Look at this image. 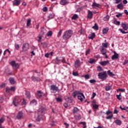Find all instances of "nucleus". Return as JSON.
I'll use <instances>...</instances> for the list:
<instances>
[{
    "mask_svg": "<svg viewBox=\"0 0 128 128\" xmlns=\"http://www.w3.org/2000/svg\"><path fill=\"white\" fill-rule=\"evenodd\" d=\"M78 100H80V102H84V94L82 92H80L78 95Z\"/></svg>",
    "mask_w": 128,
    "mask_h": 128,
    "instance_id": "nucleus-10",
    "label": "nucleus"
},
{
    "mask_svg": "<svg viewBox=\"0 0 128 128\" xmlns=\"http://www.w3.org/2000/svg\"><path fill=\"white\" fill-rule=\"evenodd\" d=\"M94 30H98V24L96 23L94 24V26L92 27Z\"/></svg>",
    "mask_w": 128,
    "mask_h": 128,
    "instance_id": "nucleus-35",
    "label": "nucleus"
},
{
    "mask_svg": "<svg viewBox=\"0 0 128 128\" xmlns=\"http://www.w3.org/2000/svg\"><path fill=\"white\" fill-rule=\"evenodd\" d=\"M108 28H104L102 30V34H108Z\"/></svg>",
    "mask_w": 128,
    "mask_h": 128,
    "instance_id": "nucleus-21",
    "label": "nucleus"
},
{
    "mask_svg": "<svg viewBox=\"0 0 128 128\" xmlns=\"http://www.w3.org/2000/svg\"><path fill=\"white\" fill-rule=\"evenodd\" d=\"M116 18H121V16H122V14L119 13L118 14L116 15Z\"/></svg>",
    "mask_w": 128,
    "mask_h": 128,
    "instance_id": "nucleus-50",
    "label": "nucleus"
},
{
    "mask_svg": "<svg viewBox=\"0 0 128 128\" xmlns=\"http://www.w3.org/2000/svg\"><path fill=\"white\" fill-rule=\"evenodd\" d=\"M80 110L78 108H74L72 110V112L74 114H76V112H78Z\"/></svg>",
    "mask_w": 128,
    "mask_h": 128,
    "instance_id": "nucleus-38",
    "label": "nucleus"
},
{
    "mask_svg": "<svg viewBox=\"0 0 128 128\" xmlns=\"http://www.w3.org/2000/svg\"><path fill=\"white\" fill-rule=\"evenodd\" d=\"M104 6H105V8H108V5L106 3H104Z\"/></svg>",
    "mask_w": 128,
    "mask_h": 128,
    "instance_id": "nucleus-61",
    "label": "nucleus"
},
{
    "mask_svg": "<svg viewBox=\"0 0 128 128\" xmlns=\"http://www.w3.org/2000/svg\"><path fill=\"white\" fill-rule=\"evenodd\" d=\"M126 90L122 89V88H119L118 90H117V92H124Z\"/></svg>",
    "mask_w": 128,
    "mask_h": 128,
    "instance_id": "nucleus-49",
    "label": "nucleus"
},
{
    "mask_svg": "<svg viewBox=\"0 0 128 128\" xmlns=\"http://www.w3.org/2000/svg\"><path fill=\"white\" fill-rule=\"evenodd\" d=\"M114 24H116V26H120V22L119 21H114Z\"/></svg>",
    "mask_w": 128,
    "mask_h": 128,
    "instance_id": "nucleus-48",
    "label": "nucleus"
},
{
    "mask_svg": "<svg viewBox=\"0 0 128 128\" xmlns=\"http://www.w3.org/2000/svg\"><path fill=\"white\" fill-rule=\"evenodd\" d=\"M116 58H118V54H116V52H114V54L112 58V60H116Z\"/></svg>",
    "mask_w": 128,
    "mask_h": 128,
    "instance_id": "nucleus-15",
    "label": "nucleus"
},
{
    "mask_svg": "<svg viewBox=\"0 0 128 128\" xmlns=\"http://www.w3.org/2000/svg\"><path fill=\"white\" fill-rule=\"evenodd\" d=\"M84 77L86 78V80H88V78H90V75L86 74L84 76Z\"/></svg>",
    "mask_w": 128,
    "mask_h": 128,
    "instance_id": "nucleus-55",
    "label": "nucleus"
},
{
    "mask_svg": "<svg viewBox=\"0 0 128 128\" xmlns=\"http://www.w3.org/2000/svg\"><path fill=\"white\" fill-rule=\"evenodd\" d=\"M62 30H60V32L58 33V37L60 38L62 36Z\"/></svg>",
    "mask_w": 128,
    "mask_h": 128,
    "instance_id": "nucleus-46",
    "label": "nucleus"
},
{
    "mask_svg": "<svg viewBox=\"0 0 128 128\" xmlns=\"http://www.w3.org/2000/svg\"><path fill=\"white\" fill-rule=\"evenodd\" d=\"M10 82L11 84H16V80L13 78H9Z\"/></svg>",
    "mask_w": 128,
    "mask_h": 128,
    "instance_id": "nucleus-16",
    "label": "nucleus"
},
{
    "mask_svg": "<svg viewBox=\"0 0 128 128\" xmlns=\"http://www.w3.org/2000/svg\"><path fill=\"white\" fill-rule=\"evenodd\" d=\"M106 116H108V114H110V116H108L106 117V120H112V116L113 115L112 114V112L110 111H107L106 112Z\"/></svg>",
    "mask_w": 128,
    "mask_h": 128,
    "instance_id": "nucleus-9",
    "label": "nucleus"
},
{
    "mask_svg": "<svg viewBox=\"0 0 128 128\" xmlns=\"http://www.w3.org/2000/svg\"><path fill=\"white\" fill-rule=\"evenodd\" d=\"M109 63H110V62L108 60L104 61V62H100V64H101V66H107V64Z\"/></svg>",
    "mask_w": 128,
    "mask_h": 128,
    "instance_id": "nucleus-14",
    "label": "nucleus"
},
{
    "mask_svg": "<svg viewBox=\"0 0 128 128\" xmlns=\"http://www.w3.org/2000/svg\"><path fill=\"white\" fill-rule=\"evenodd\" d=\"M20 102V98L18 97H16L14 98L13 100V104L15 106H18L19 102Z\"/></svg>",
    "mask_w": 128,
    "mask_h": 128,
    "instance_id": "nucleus-7",
    "label": "nucleus"
},
{
    "mask_svg": "<svg viewBox=\"0 0 128 128\" xmlns=\"http://www.w3.org/2000/svg\"><path fill=\"white\" fill-rule=\"evenodd\" d=\"M102 54H103V56H105L106 58H108V56H107L106 54V52H102Z\"/></svg>",
    "mask_w": 128,
    "mask_h": 128,
    "instance_id": "nucleus-53",
    "label": "nucleus"
},
{
    "mask_svg": "<svg viewBox=\"0 0 128 128\" xmlns=\"http://www.w3.org/2000/svg\"><path fill=\"white\" fill-rule=\"evenodd\" d=\"M24 118V113L22 112H19L16 117V120H22Z\"/></svg>",
    "mask_w": 128,
    "mask_h": 128,
    "instance_id": "nucleus-8",
    "label": "nucleus"
},
{
    "mask_svg": "<svg viewBox=\"0 0 128 128\" xmlns=\"http://www.w3.org/2000/svg\"><path fill=\"white\" fill-rule=\"evenodd\" d=\"M72 74L73 76H78V72H73Z\"/></svg>",
    "mask_w": 128,
    "mask_h": 128,
    "instance_id": "nucleus-59",
    "label": "nucleus"
},
{
    "mask_svg": "<svg viewBox=\"0 0 128 128\" xmlns=\"http://www.w3.org/2000/svg\"><path fill=\"white\" fill-rule=\"evenodd\" d=\"M105 90H106V92L110 90H112V86H106L105 88Z\"/></svg>",
    "mask_w": 128,
    "mask_h": 128,
    "instance_id": "nucleus-36",
    "label": "nucleus"
},
{
    "mask_svg": "<svg viewBox=\"0 0 128 128\" xmlns=\"http://www.w3.org/2000/svg\"><path fill=\"white\" fill-rule=\"evenodd\" d=\"M90 52V49H88L86 50V56H88V54H89Z\"/></svg>",
    "mask_w": 128,
    "mask_h": 128,
    "instance_id": "nucleus-51",
    "label": "nucleus"
},
{
    "mask_svg": "<svg viewBox=\"0 0 128 128\" xmlns=\"http://www.w3.org/2000/svg\"><path fill=\"white\" fill-rule=\"evenodd\" d=\"M114 122L118 126H120L122 124V121H120V120H115Z\"/></svg>",
    "mask_w": 128,
    "mask_h": 128,
    "instance_id": "nucleus-26",
    "label": "nucleus"
},
{
    "mask_svg": "<svg viewBox=\"0 0 128 128\" xmlns=\"http://www.w3.org/2000/svg\"><path fill=\"white\" fill-rule=\"evenodd\" d=\"M51 92H53V94H56V92H58V87L56 86L55 85H52L50 86Z\"/></svg>",
    "mask_w": 128,
    "mask_h": 128,
    "instance_id": "nucleus-6",
    "label": "nucleus"
},
{
    "mask_svg": "<svg viewBox=\"0 0 128 128\" xmlns=\"http://www.w3.org/2000/svg\"><path fill=\"white\" fill-rule=\"evenodd\" d=\"M72 36V31L71 30H68L66 31L62 36V38L64 40H68V38Z\"/></svg>",
    "mask_w": 128,
    "mask_h": 128,
    "instance_id": "nucleus-2",
    "label": "nucleus"
},
{
    "mask_svg": "<svg viewBox=\"0 0 128 128\" xmlns=\"http://www.w3.org/2000/svg\"><path fill=\"white\" fill-rule=\"evenodd\" d=\"M10 90L12 92H14L16 90V88L15 87H12L10 88Z\"/></svg>",
    "mask_w": 128,
    "mask_h": 128,
    "instance_id": "nucleus-62",
    "label": "nucleus"
},
{
    "mask_svg": "<svg viewBox=\"0 0 128 128\" xmlns=\"http://www.w3.org/2000/svg\"><path fill=\"white\" fill-rule=\"evenodd\" d=\"M64 125L66 126V128H68L70 124L66 122H64Z\"/></svg>",
    "mask_w": 128,
    "mask_h": 128,
    "instance_id": "nucleus-52",
    "label": "nucleus"
},
{
    "mask_svg": "<svg viewBox=\"0 0 128 128\" xmlns=\"http://www.w3.org/2000/svg\"><path fill=\"white\" fill-rule=\"evenodd\" d=\"M38 96H39V98H42V96H44V94L42 91L39 90L38 91Z\"/></svg>",
    "mask_w": 128,
    "mask_h": 128,
    "instance_id": "nucleus-20",
    "label": "nucleus"
},
{
    "mask_svg": "<svg viewBox=\"0 0 128 128\" xmlns=\"http://www.w3.org/2000/svg\"><path fill=\"white\" fill-rule=\"evenodd\" d=\"M88 62H89V64H94V62H96V60L94 58H90L88 61Z\"/></svg>",
    "mask_w": 128,
    "mask_h": 128,
    "instance_id": "nucleus-25",
    "label": "nucleus"
},
{
    "mask_svg": "<svg viewBox=\"0 0 128 128\" xmlns=\"http://www.w3.org/2000/svg\"><path fill=\"white\" fill-rule=\"evenodd\" d=\"M46 33V30L44 29V28H42L41 29V31L40 32L39 35L44 36V34Z\"/></svg>",
    "mask_w": 128,
    "mask_h": 128,
    "instance_id": "nucleus-12",
    "label": "nucleus"
},
{
    "mask_svg": "<svg viewBox=\"0 0 128 128\" xmlns=\"http://www.w3.org/2000/svg\"><path fill=\"white\" fill-rule=\"evenodd\" d=\"M10 88H6V92H10Z\"/></svg>",
    "mask_w": 128,
    "mask_h": 128,
    "instance_id": "nucleus-60",
    "label": "nucleus"
},
{
    "mask_svg": "<svg viewBox=\"0 0 128 128\" xmlns=\"http://www.w3.org/2000/svg\"><path fill=\"white\" fill-rule=\"evenodd\" d=\"M52 36V31L50 30L46 34L47 36Z\"/></svg>",
    "mask_w": 128,
    "mask_h": 128,
    "instance_id": "nucleus-29",
    "label": "nucleus"
},
{
    "mask_svg": "<svg viewBox=\"0 0 128 128\" xmlns=\"http://www.w3.org/2000/svg\"><path fill=\"white\" fill-rule=\"evenodd\" d=\"M42 10L43 12H48V7H44L43 8H42Z\"/></svg>",
    "mask_w": 128,
    "mask_h": 128,
    "instance_id": "nucleus-57",
    "label": "nucleus"
},
{
    "mask_svg": "<svg viewBox=\"0 0 128 128\" xmlns=\"http://www.w3.org/2000/svg\"><path fill=\"white\" fill-rule=\"evenodd\" d=\"M88 18H92V12L90 10H88Z\"/></svg>",
    "mask_w": 128,
    "mask_h": 128,
    "instance_id": "nucleus-18",
    "label": "nucleus"
},
{
    "mask_svg": "<svg viewBox=\"0 0 128 128\" xmlns=\"http://www.w3.org/2000/svg\"><path fill=\"white\" fill-rule=\"evenodd\" d=\"M98 76H99V78L102 80H106V78H108V74H106V72H100L98 74Z\"/></svg>",
    "mask_w": 128,
    "mask_h": 128,
    "instance_id": "nucleus-3",
    "label": "nucleus"
},
{
    "mask_svg": "<svg viewBox=\"0 0 128 128\" xmlns=\"http://www.w3.org/2000/svg\"><path fill=\"white\" fill-rule=\"evenodd\" d=\"M10 64L14 70H18V68H20V64L16 62V61H12L10 62Z\"/></svg>",
    "mask_w": 128,
    "mask_h": 128,
    "instance_id": "nucleus-5",
    "label": "nucleus"
},
{
    "mask_svg": "<svg viewBox=\"0 0 128 128\" xmlns=\"http://www.w3.org/2000/svg\"><path fill=\"white\" fill-rule=\"evenodd\" d=\"M92 7L93 8H94V7H96V8H98V6H100V4H96V2H94V3H93V4H92Z\"/></svg>",
    "mask_w": 128,
    "mask_h": 128,
    "instance_id": "nucleus-41",
    "label": "nucleus"
},
{
    "mask_svg": "<svg viewBox=\"0 0 128 128\" xmlns=\"http://www.w3.org/2000/svg\"><path fill=\"white\" fill-rule=\"evenodd\" d=\"M42 48H46V46H48V43L44 42L42 43Z\"/></svg>",
    "mask_w": 128,
    "mask_h": 128,
    "instance_id": "nucleus-34",
    "label": "nucleus"
},
{
    "mask_svg": "<svg viewBox=\"0 0 128 128\" xmlns=\"http://www.w3.org/2000/svg\"><path fill=\"white\" fill-rule=\"evenodd\" d=\"M107 72L108 74L110 76H114V74L112 73V72H111L110 70H108Z\"/></svg>",
    "mask_w": 128,
    "mask_h": 128,
    "instance_id": "nucleus-33",
    "label": "nucleus"
},
{
    "mask_svg": "<svg viewBox=\"0 0 128 128\" xmlns=\"http://www.w3.org/2000/svg\"><path fill=\"white\" fill-rule=\"evenodd\" d=\"M78 18V14H75L73 16H72V20H76V18Z\"/></svg>",
    "mask_w": 128,
    "mask_h": 128,
    "instance_id": "nucleus-44",
    "label": "nucleus"
},
{
    "mask_svg": "<svg viewBox=\"0 0 128 128\" xmlns=\"http://www.w3.org/2000/svg\"><path fill=\"white\" fill-rule=\"evenodd\" d=\"M92 106H93V108H94V110L98 109V105L96 104H94Z\"/></svg>",
    "mask_w": 128,
    "mask_h": 128,
    "instance_id": "nucleus-40",
    "label": "nucleus"
},
{
    "mask_svg": "<svg viewBox=\"0 0 128 128\" xmlns=\"http://www.w3.org/2000/svg\"><path fill=\"white\" fill-rule=\"evenodd\" d=\"M80 66V60H76L75 62V68H78Z\"/></svg>",
    "mask_w": 128,
    "mask_h": 128,
    "instance_id": "nucleus-19",
    "label": "nucleus"
},
{
    "mask_svg": "<svg viewBox=\"0 0 128 128\" xmlns=\"http://www.w3.org/2000/svg\"><path fill=\"white\" fill-rule=\"evenodd\" d=\"M94 38H96V34H94V33L88 36V38H90V40H94Z\"/></svg>",
    "mask_w": 128,
    "mask_h": 128,
    "instance_id": "nucleus-22",
    "label": "nucleus"
},
{
    "mask_svg": "<svg viewBox=\"0 0 128 128\" xmlns=\"http://www.w3.org/2000/svg\"><path fill=\"white\" fill-rule=\"evenodd\" d=\"M102 46L103 48H108V42L102 43Z\"/></svg>",
    "mask_w": 128,
    "mask_h": 128,
    "instance_id": "nucleus-42",
    "label": "nucleus"
},
{
    "mask_svg": "<svg viewBox=\"0 0 128 128\" xmlns=\"http://www.w3.org/2000/svg\"><path fill=\"white\" fill-rule=\"evenodd\" d=\"M119 30L122 32V34H126V32H124V30H122V29H119Z\"/></svg>",
    "mask_w": 128,
    "mask_h": 128,
    "instance_id": "nucleus-64",
    "label": "nucleus"
},
{
    "mask_svg": "<svg viewBox=\"0 0 128 128\" xmlns=\"http://www.w3.org/2000/svg\"><path fill=\"white\" fill-rule=\"evenodd\" d=\"M32 80H33V82H40V78L35 76H32Z\"/></svg>",
    "mask_w": 128,
    "mask_h": 128,
    "instance_id": "nucleus-17",
    "label": "nucleus"
},
{
    "mask_svg": "<svg viewBox=\"0 0 128 128\" xmlns=\"http://www.w3.org/2000/svg\"><path fill=\"white\" fill-rule=\"evenodd\" d=\"M48 18H49L48 20H52V18H54V13L50 14Z\"/></svg>",
    "mask_w": 128,
    "mask_h": 128,
    "instance_id": "nucleus-32",
    "label": "nucleus"
},
{
    "mask_svg": "<svg viewBox=\"0 0 128 128\" xmlns=\"http://www.w3.org/2000/svg\"><path fill=\"white\" fill-rule=\"evenodd\" d=\"M97 70H98V72H102V67L101 66H98V67H97Z\"/></svg>",
    "mask_w": 128,
    "mask_h": 128,
    "instance_id": "nucleus-56",
    "label": "nucleus"
},
{
    "mask_svg": "<svg viewBox=\"0 0 128 128\" xmlns=\"http://www.w3.org/2000/svg\"><path fill=\"white\" fill-rule=\"evenodd\" d=\"M80 94V92H74L72 93V96L73 97L76 98V96H78Z\"/></svg>",
    "mask_w": 128,
    "mask_h": 128,
    "instance_id": "nucleus-27",
    "label": "nucleus"
},
{
    "mask_svg": "<svg viewBox=\"0 0 128 128\" xmlns=\"http://www.w3.org/2000/svg\"><path fill=\"white\" fill-rule=\"evenodd\" d=\"M116 96L118 100H122V95H120V93L119 95H116Z\"/></svg>",
    "mask_w": 128,
    "mask_h": 128,
    "instance_id": "nucleus-43",
    "label": "nucleus"
},
{
    "mask_svg": "<svg viewBox=\"0 0 128 128\" xmlns=\"http://www.w3.org/2000/svg\"><path fill=\"white\" fill-rule=\"evenodd\" d=\"M42 38H44L43 36H42L40 34L38 36V42H42Z\"/></svg>",
    "mask_w": 128,
    "mask_h": 128,
    "instance_id": "nucleus-37",
    "label": "nucleus"
},
{
    "mask_svg": "<svg viewBox=\"0 0 128 128\" xmlns=\"http://www.w3.org/2000/svg\"><path fill=\"white\" fill-rule=\"evenodd\" d=\"M31 22H32V20L30 19V18L28 19V21L26 23L27 26H30V24H32L30 23Z\"/></svg>",
    "mask_w": 128,
    "mask_h": 128,
    "instance_id": "nucleus-31",
    "label": "nucleus"
},
{
    "mask_svg": "<svg viewBox=\"0 0 128 128\" xmlns=\"http://www.w3.org/2000/svg\"><path fill=\"white\" fill-rule=\"evenodd\" d=\"M116 0L115 4H120V2H122V0Z\"/></svg>",
    "mask_w": 128,
    "mask_h": 128,
    "instance_id": "nucleus-63",
    "label": "nucleus"
},
{
    "mask_svg": "<svg viewBox=\"0 0 128 128\" xmlns=\"http://www.w3.org/2000/svg\"><path fill=\"white\" fill-rule=\"evenodd\" d=\"M117 8L119 10H122V9H124V5L122 4V3H120V4H118L117 6Z\"/></svg>",
    "mask_w": 128,
    "mask_h": 128,
    "instance_id": "nucleus-24",
    "label": "nucleus"
},
{
    "mask_svg": "<svg viewBox=\"0 0 128 128\" xmlns=\"http://www.w3.org/2000/svg\"><path fill=\"white\" fill-rule=\"evenodd\" d=\"M56 100L57 102H62V98L60 97L56 98Z\"/></svg>",
    "mask_w": 128,
    "mask_h": 128,
    "instance_id": "nucleus-47",
    "label": "nucleus"
},
{
    "mask_svg": "<svg viewBox=\"0 0 128 128\" xmlns=\"http://www.w3.org/2000/svg\"><path fill=\"white\" fill-rule=\"evenodd\" d=\"M20 4V0H14L13 1V6H18Z\"/></svg>",
    "mask_w": 128,
    "mask_h": 128,
    "instance_id": "nucleus-11",
    "label": "nucleus"
},
{
    "mask_svg": "<svg viewBox=\"0 0 128 128\" xmlns=\"http://www.w3.org/2000/svg\"><path fill=\"white\" fill-rule=\"evenodd\" d=\"M90 84H94V82H96V81L94 80H90Z\"/></svg>",
    "mask_w": 128,
    "mask_h": 128,
    "instance_id": "nucleus-58",
    "label": "nucleus"
},
{
    "mask_svg": "<svg viewBox=\"0 0 128 128\" xmlns=\"http://www.w3.org/2000/svg\"><path fill=\"white\" fill-rule=\"evenodd\" d=\"M30 49V44L28 43H25L23 44L22 46V52H26Z\"/></svg>",
    "mask_w": 128,
    "mask_h": 128,
    "instance_id": "nucleus-4",
    "label": "nucleus"
},
{
    "mask_svg": "<svg viewBox=\"0 0 128 128\" xmlns=\"http://www.w3.org/2000/svg\"><path fill=\"white\" fill-rule=\"evenodd\" d=\"M46 108L44 106H41L40 108L38 109V112L36 113V121L40 122L44 114V111H46Z\"/></svg>",
    "mask_w": 128,
    "mask_h": 128,
    "instance_id": "nucleus-1",
    "label": "nucleus"
},
{
    "mask_svg": "<svg viewBox=\"0 0 128 128\" xmlns=\"http://www.w3.org/2000/svg\"><path fill=\"white\" fill-rule=\"evenodd\" d=\"M26 98L28 99H30V98L31 97L30 93L28 92H26Z\"/></svg>",
    "mask_w": 128,
    "mask_h": 128,
    "instance_id": "nucleus-30",
    "label": "nucleus"
},
{
    "mask_svg": "<svg viewBox=\"0 0 128 128\" xmlns=\"http://www.w3.org/2000/svg\"><path fill=\"white\" fill-rule=\"evenodd\" d=\"M15 48L16 50H19L20 49V45L18 44H15Z\"/></svg>",
    "mask_w": 128,
    "mask_h": 128,
    "instance_id": "nucleus-54",
    "label": "nucleus"
},
{
    "mask_svg": "<svg viewBox=\"0 0 128 128\" xmlns=\"http://www.w3.org/2000/svg\"><path fill=\"white\" fill-rule=\"evenodd\" d=\"M4 120H6V118L4 116L0 118V124H2Z\"/></svg>",
    "mask_w": 128,
    "mask_h": 128,
    "instance_id": "nucleus-45",
    "label": "nucleus"
},
{
    "mask_svg": "<svg viewBox=\"0 0 128 128\" xmlns=\"http://www.w3.org/2000/svg\"><path fill=\"white\" fill-rule=\"evenodd\" d=\"M36 100H33L32 101L30 102V104H31L32 106H36Z\"/></svg>",
    "mask_w": 128,
    "mask_h": 128,
    "instance_id": "nucleus-28",
    "label": "nucleus"
},
{
    "mask_svg": "<svg viewBox=\"0 0 128 128\" xmlns=\"http://www.w3.org/2000/svg\"><path fill=\"white\" fill-rule=\"evenodd\" d=\"M108 20H110V16H108V15H107L104 18V20L105 22H108Z\"/></svg>",
    "mask_w": 128,
    "mask_h": 128,
    "instance_id": "nucleus-39",
    "label": "nucleus"
},
{
    "mask_svg": "<svg viewBox=\"0 0 128 128\" xmlns=\"http://www.w3.org/2000/svg\"><path fill=\"white\" fill-rule=\"evenodd\" d=\"M60 4L62 6H64L68 4V2H66V0H61L60 1Z\"/></svg>",
    "mask_w": 128,
    "mask_h": 128,
    "instance_id": "nucleus-23",
    "label": "nucleus"
},
{
    "mask_svg": "<svg viewBox=\"0 0 128 128\" xmlns=\"http://www.w3.org/2000/svg\"><path fill=\"white\" fill-rule=\"evenodd\" d=\"M122 26L124 30H128V24L126 23H123L122 24Z\"/></svg>",
    "mask_w": 128,
    "mask_h": 128,
    "instance_id": "nucleus-13",
    "label": "nucleus"
}]
</instances>
